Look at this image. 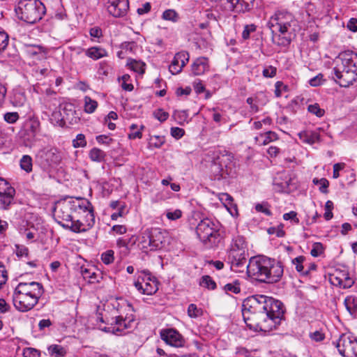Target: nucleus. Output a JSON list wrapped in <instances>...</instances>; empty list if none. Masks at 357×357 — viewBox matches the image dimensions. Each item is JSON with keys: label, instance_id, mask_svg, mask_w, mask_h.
<instances>
[{"label": "nucleus", "instance_id": "1", "mask_svg": "<svg viewBox=\"0 0 357 357\" xmlns=\"http://www.w3.org/2000/svg\"><path fill=\"white\" fill-rule=\"evenodd\" d=\"M282 305L279 301L264 295L248 298L243 303V320L250 328L271 331L283 316Z\"/></svg>", "mask_w": 357, "mask_h": 357}, {"label": "nucleus", "instance_id": "2", "mask_svg": "<svg viewBox=\"0 0 357 357\" xmlns=\"http://www.w3.org/2000/svg\"><path fill=\"white\" fill-rule=\"evenodd\" d=\"M283 273V266L280 261L266 256L252 257L247 265L248 276L260 282H278Z\"/></svg>", "mask_w": 357, "mask_h": 357}, {"label": "nucleus", "instance_id": "3", "mask_svg": "<svg viewBox=\"0 0 357 357\" xmlns=\"http://www.w3.org/2000/svg\"><path fill=\"white\" fill-rule=\"evenodd\" d=\"M334 80L342 87L352 85L357 79V54L345 51L334 60Z\"/></svg>", "mask_w": 357, "mask_h": 357}, {"label": "nucleus", "instance_id": "4", "mask_svg": "<svg viewBox=\"0 0 357 357\" xmlns=\"http://www.w3.org/2000/svg\"><path fill=\"white\" fill-rule=\"evenodd\" d=\"M112 305L119 314L112 319L110 326L105 331L117 335H125L135 328L134 308L122 298H117Z\"/></svg>", "mask_w": 357, "mask_h": 357}, {"label": "nucleus", "instance_id": "5", "mask_svg": "<svg viewBox=\"0 0 357 357\" xmlns=\"http://www.w3.org/2000/svg\"><path fill=\"white\" fill-rule=\"evenodd\" d=\"M43 294V287L40 283L20 282L16 287L13 295V305L19 311L27 312L38 303Z\"/></svg>", "mask_w": 357, "mask_h": 357}, {"label": "nucleus", "instance_id": "6", "mask_svg": "<svg viewBox=\"0 0 357 357\" xmlns=\"http://www.w3.org/2000/svg\"><path fill=\"white\" fill-rule=\"evenodd\" d=\"M88 200L83 198H68L57 202L54 206V218L63 228L70 229L77 211L86 208Z\"/></svg>", "mask_w": 357, "mask_h": 357}, {"label": "nucleus", "instance_id": "7", "mask_svg": "<svg viewBox=\"0 0 357 357\" xmlns=\"http://www.w3.org/2000/svg\"><path fill=\"white\" fill-rule=\"evenodd\" d=\"M196 234L206 247L215 246L220 238L218 222L209 218H204L198 223Z\"/></svg>", "mask_w": 357, "mask_h": 357}, {"label": "nucleus", "instance_id": "8", "mask_svg": "<svg viewBox=\"0 0 357 357\" xmlns=\"http://www.w3.org/2000/svg\"><path fill=\"white\" fill-rule=\"evenodd\" d=\"M232 155L226 150L213 152L211 172L214 179L225 178L232 173Z\"/></svg>", "mask_w": 357, "mask_h": 357}, {"label": "nucleus", "instance_id": "9", "mask_svg": "<svg viewBox=\"0 0 357 357\" xmlns=\"http://www.w3.org/2000/svg\"><path fill=\"white\" fill-rule=\"evenodd\" d=\"M18 14L22 20L33 24L42 18L44 7L40 1L36 0H23L19 3Z\"/></svg>", "mask_w": 357, "mask_h": 357}, {"label": "nucleus", "instance_id": "10", "mask_svg": "<svg viewBox=\"0 0 357 357\" xmlns=\"http://www.w3.org/2000/svg\"><path fill=\"white\" fill-rule=\"evenodd\" d=\"M86 208L77 209V217H74L70 231L79 233L84 232L92 228L95 224V216L91 204L88 201Z\"/></svg>", "mask_w": 357, "mask_h": 357}, {"label": "nucleus", "instance_id": "11", "mask_svg": "<svg viewBox=\"0 0 357 357\" xmlns=\"http://www.w3.org/2000/svg\"><path fill=\"white\" fill-rule=\"evenodd\" d=\"M247 244L243 237L234 238L228 252V261L232 267H241L246 263Z\"/></svg>", "mask_w": 357, "mask_h": 357}, {"label": "nucleus", "instance_id": "12", "mask_svg": "<svg viewBox=\"0 0 357 357\" xmlns=\"http://www.w3.org/2000/svg\"><path fill=\"white\" fill-rule=\"evenodd\" d=\"M134 285L137 291L142 294L153 295L158 289L156 278L152 277L146 271L140 273L137 280L134 282Z\"/></svg>", "mask_w": 357, "mask_h": 357}, {"label": "nucleus", "instance_id": "13", "mask_svg": "<svg viewBox=\"0 0 357 357\" xmlns=\"http://www.w3.org/2000/svg\"><path fill=\"white\" fill-rule=\"evenodd\" d=\"M336 347L344 357H357V340L351 335L342 334L336 342Z\"/></svg>", "mask_w": 357, "mask_h": 357}, {"label": "nucleus", "instance_id": "14", "mask_svg": "<svg viewBox=\"0 0 357 357\" xmlns=\"http://www.w3.org/2000/svg\"><path fill=\"white\" fill-rule=\"evenodd\" d=\"M108 13L115 17L126 15L129 9L128 0H105Z\"/></svg>", "mask_w": 357, "mask_h": 357}, {"label": "nucleus", "instance_id": "15", "mask_svg": "<svg viewBox=\"0 0 357 357\" xmlns=\"http://www.w3.org/2000/svg\"><path fill=\"white\" fill-rule=\"evenodd\" d=\"M15 190L2 178H0V204L3 209H8L12 204Z\"/></svg>", "mask_w": 357, "mask_h": 357}, {"label": "nucleus", "instance_id": "16", "mask_svg": "<svg viewBox=\"0 0 357 357\" xmlns=\"http://www.w3.org/2000/svg\"><path fill=\"white\" fill-rule=\"evenodd\" d=\"M160 337L166 344L174 347H182L185 344L183 337L173 328L162 330Z\"/></svg>", "mask_w": 357, "mask_h": 357}, {"label": "nucleus", "instance_id": "17", "mask_svg": "<svg viewBox=\"0 0 357 357\" xmlns=\"http://www.w3.org/2000/svg\"><path fill=\"white\" fill-rule=\"evenodd\" d=\"M330 280L333 285L340 286L344 289L351 287L354 283L347 271H336L331 275Z\"/></svg>", "mask_w": 357, "mask_h": 357}, {"label": "nucleus", "instance_id": "18", "mask_svg": "<svg viewBox=\"0 0 357 357\" xmlns=\"http://www.w3.org/2000/svg\"><path fill=\"white\" fill-rule=\"evenodd\" d=\"M189 54L185 51L176 53L169 66V71L172 75H176L181 72L183 68L189 61Z\"/></svg>", "mask_w": 357, "mask_h": 357}, {"label": "nucleus", "instance_id": "19", "mask_svg": "<svg viewBox=\"0 0 357 357\" xmlns=\"http://www.w3.org/2000/svg\"><path fill=\"white\" fill-rule=\"evenodd\" d=\"M150 234L153 250L165 247L167 237V233L165 231H162L158 228H152L150 229Z\"/></svg>", "mask_w": 357, "mask_h": 357}, {"label": "nucleus", "instance_id": "20", "mask_svg": "<svg viewBox=\"0 0 357 357\" xmlns=\"http://www.w3.org/2000/svg\"><path fill=\"white\" fill-rule=\"evenodd\" d=\"M24 52L31 59L42 60L46 58L47 54V50L38 45H24Z\"/></svg>", "mask_w": 357, "mask_h": 357}, {"label": "nucleus", "instance_id": "21", "mask_svg": "<svg viewBox=\"0 0 357 357\" xmlns=\"http://www.w3.org/2000/svg\"><path fill=\"white\" fill-rule=\"evenodd\" d=\"M192 73L194 75H202L209 70L208 59L206 57L197 58L191 66Z\"/></svg>", "mask_w": 357, "mask_h": 357}, {"label": "nucleus", "instance_id": "22", "mask_svg": "<svg viewBox=\"0 0 357 357\" xmlns=\"http://www.w3.org/2000/svg\"><path fill=\"white\" fill-rule=\"evenodd\" d=\"M278 139L277 133L273 131H268L264 133H260L255 137V142L259 146H265L272 142Z\"/></svg>", "mask_w": 357, "mask_h": 357}, {"label": "nucleus", "instance_id": "23", "mask_svg": "<svg viewBox=\"0 0 357 357\" xmlns=\"http://www.w3.org/2000/svg\"><path fill=\"white\" fill-rule=\"evenodd\" d=\"M218 198L231 215L237 213V207L234 204V199L231 195L227 193H220L218 195Z\"/></svg>", "mask_w": 357, "mask_h": 357}, {"label": "nucleus", "instance_id": "24", "mask_svg": "<svg viewBox=\"0 0 357 357\" xmlns=\"http://www.w3.org/2000/svg\"><path fill=\"white\" fill-rule=\"evenodd\" d=\"M85 55L93 60H98L107 56V52L101 47H91L86 50H82Z\"/></svg>", "mask_w": 357, "mask_h": 357}, {"label": "nucleus", "instance_id": "25", "mask_svg": "<svg viewBox=\"0 0 357 357\" xmlns=\"http://www.w3.org/2000/svg\"><path fill=\"white\" fill-rule=\"evenodd\" d=\"M298 137L303 142L311 145L319 141V134L314 131H302L298 133Z\"/></svg>", "mask_w": 357, "mask_h": 357}, {"label": "nucleus", "instance_id": "26", "mask_svg": "<svg viewBox=\"0 0 357 357\" xmlns=\"http://www.w3.org/2000/svg\"><path fill=\"white\" fill-rule=\"evenodd\" d=\"M81 273L83 278L89 283H96L99 282V279L101 278L99 274H97L93 268H82Z\"/></svg>", "mask_w": 357, "mask_h": 357}, {"label": "nucleus", "instance_id": "27", "mask_svg": "<svg viewBox=\"0 0 357 357\" xmlns=\"http://www.w3.org/2000/svg\"><path fill=\"white\" fill-rule=\"evenodd\" d=\"M271 28H273V31H279L281 34H284L287 32L290 24L287 22H282L279 17H272L271 18Z\"/></svg>", "mask_w": 357, "mask_h": 357}, {"label": "nucleus", "instance_id": "28", "mask_svg": "<svg viewBox=\"0 0 357 357\" xmlns=\"http://www.w3.org/2000/svg\"><path fill=\"white\" fill-rule=\"evenodd\" d=\"M139 245H141V248L145 252L153 250L150 229H147L142 233L139 238Z\"/></svg>", "mask_w": 357, "mask_h": 357}, {"label": "nucleus", "instance_id": "29", "mask_svg": "<svg viewBox=\"0 0 357 357\" xmlns=\"http://www.w3.org/2000/svg\"><path fill=\"white\" fill-rule=\"evenodd\" d=\"M63 153L56 148H52L46 153L47 160L54 164H59L63 159Z\"/></svg>", "mask_w": 357, "mask_h": 357}, {"label": "nucleus", "instance_id": "30", "mask_svg": "<svg viewBox=\"0 0 357 357\" xmlns=\"http://www.w3.org/2000/svg\"><path fill=\"white\" fill-rule=\"evenodd\" d=\"M234 8L245 12L250 9L254 0H228Z\"/></svg>", "mask_w": 357, "mask_h": 357}, {"label": "nucleus", "instance_id": "31", "mask_svg": "<svg viewBox=\"0 0 357 357\" xmlns=\"http://www.w3.org/2000/svg\"><path fill=\"white\" fill-rule=\"evenodd\" d=\"M127 66L130 69L139 74H143L145 71V63L140 61L129 59L127 62Z\"/></svg>", "mask_w": 357, "mask_h": 357}, {"label": "nucleus", "instance_id": "32", "mask_svg": "<svg viewBox=\"0 0 357 357\" xmlns=\"http://www.w3.org/2000/svg\"><path fill=\"white\" fill-rule=\"evenodd\" d=\"M84 110L87 114H93L98 107V102L93 100L89 96H85L84 98Z\"/></svg>", "mask_w": 357, "mask_h": 357}, {"label": "nucleus", "instance_id": "33", "mask_svg": "<svg viewBox=\"0 0 357 357\" xmlns=\"http://www.w3.org/2000/svg\"><path fill=\"white\" fill-rule=\"evenodd\" d=\"M48 352L54 357H64L66 354V349L58 344H52L48 347Z\"/></svg>", "mask_w": 357, "mask_h": 357}, {"label": "nucleus", "instance_id": "34", "mask_svg": "<svg viewBox=\"0 0 357 357\" xmlns=\"http://www.w3.org/2000/svg\"><path fill=\"white\" fill-rule=\"evenodd\" d=\"M26 101V98L24 92L16 90L14 91L12 98L13 105L15 107L23 106Z\"/></svg>", "mask_w": 357, "mask_h": 357}, {"label": "nucleus", "instance_id": "35", "mask_svg": "<svg viewBox=\"0 0 357 357\" xmlns=\"http://www.w3.org/2000/svg\"><path fill=\"white\" fill-rule=\"evenodd\" d=\"M344 305L347 310L351 314L357 311V298L354 296H349L344 299Z\"/></svg>", "mask_w": 357, "mask_h": 357}, {"label": "nucleus", "instance_id": "36", "mask_svg": "<svg viewBox=\"0 0 357 357\" xmlns=\"http://www.w3.org/2000/svg\"><path fill=\"white\" fill-rule=\"evenodd\" d=\"M304 260L305 258L303 256H299L293 259L292 263L295 266V268L298 272L301 273L303 275H308L309 271H305V267L307 266V264H305V266L303 264Z\"/></svg>", "mask_w": 357, "mask_h": 357}, {"label": "nucleus", "instance_id": "37", "mask_svg": "<svg viewBox=\"0 0 357 357\" xmlns=\"http://www.w3.org/2000/svg\"><path fill=\"white\" fill-rule=\"evenodd\" d=\"M188 315L192 319L200 317L203 315V310L195 304H190L188 307Z\"/></svg>", "mask_w": 357, "mask_h": 357}, {"label": "nucleus", "instance_id": "38", "mask_svg": "<svg viewBox=\"0 0 357 357\" xmlns=\"http://www.w3.org/2000/svg\"><path fill=\"white\" fill-rule=\"evenodd\" d=\"M105 156L104 151L97 148L92 149L89 152V158L94 162H101Z\"/></svg>", "mask_w": 357, "mask_h": 357}, {"label": "nucleus", "instance_id": "39", "mask_svg": "<svg viewBox=\"0 0 357 357\" xmlns=\"http://www.w3.org/2000/svg\"><path fill=\"white\" fill-rule=\"evenodd\" d=\"M144 128L142 125L132 124L130 127V132L128 135L130 139H140L142 136L141 130Z\"/></svg>", "mask_w": 357, "mask_h": 357}, {"label": "nucleus", "instance_id": "40", "mask_svg": "<svg viewBox=\"0 0 357 357\" xmlns=\"http://www.w3.org/2000/svg\"><path fill=\"white\" fill-rule=\"evenodd\" d=\"M223 289L226 293L238 294L241 291L240 283L238 280L225 284Z\"/></svg>", "mask_w": 357, "mask_h": 357}, {"label": "nucleus", "instance_id": "41", "mask_svg": "<svg viewBox=\"0 0 357 357\" xmlns=\"http://www.w3.org/2000/svg\"><path fill=\"white\" fill-rule=\"evenodd\" d=\"M20 167L26 172L32 170V159L29 155H25L20 160Z\"/></svg>", "mask_w": 357, "mask_h": 357}, {"label": "nucleus", "instance_id": "42", "mask_svg": "<svg viewBox=\"0 0 357 357\" xmlns=\"http://www.w3.org/2000/svg\"><path fill=\"white\" fill-rule=\"evenodd\" d=\"M165 142V139L162 136H151L149 141V146L151 148H160Z\"/></svg>", "mask_w": 357, "mask_h": 357}, {"label": "nucleus", "instance_id": "43", "mask_svg": "<svg viewBox=\"0 0 357 357\" xmlns=\"http://www.w3.org/2000/svg\"><path fill=\"white\" fill-rule=\"evenodd\" d=\"M183 216V211L181 209H174V210H167L166 211V217L168 220L174 221L180 219Z\"/></svg>", "mask_w": 357, "mask_h": 357}, {"label": "nucleus", "instance_id": "44", "mask_svg": "<svg viewBox=\"0 0 357 357\" xmlns=\"http://www.w3.org/2000/svg\"><path fill=\"white\" fill-rule=\"evenodd\" d=\"M200 285L208 289H215L216 287L215 282L208 275H204L202 278Z\"/></svg>", "mask_w": 357, "mask_h": 357}, {"label": "nucleus", "instance_id": "45", "mask_svg": "<svg viewBox=\"0 0 357 357\" xmlns=\"http://www.w3.org/2000/svg\"><path fill=\"white\" fill-rule=\"evenodd\" d=\"M307 110L309 112L316 115L317 117H322L325 114L324 109H321L317 103L308 105Z\"/></svg>", "mask_w": 357, "mask_h": 357}, {"label": "nucleus", "instance_id": "46", "mask_svg": "<svg viewBox=\"0 0 357 357\" xmlns=\"http://www.w3.org/2000/svg\"><path fill=\"white\" fill-rule=\"evenodd\" d=\"M313 183L315 185H319L320 192H321L322 193H325V194L328 193L327 188H328L329 182L328 181L327 179H326L324 178H321V179L314 178Z\"/></svg>", "mask_w": 357, "mask_h": 357}, {"label": "nucleus", "instance_id": "47", "mask_svg": "<svg viewBox=\"0 0 357 357\" xmlns=\"http://www.w3.org/2000/svg\"><path fill=\"white\" fill-rule=\"evenodd\" d=\"M101 260L106 265L112 264L114 260V251L112 250H109L102 253Z\"/></svg>", "mask_w": 357, "mask_h": 357}, {"label": "nucleus", "instance_id": "48", "mask_svg": "<svg viewBox=\"0 0 357 357\" xmlns=\"http://www.w3.org/2000/svg\"><path fill=\"white\" fill-rule=\"evenodd\" d=\"M162 18L165 20H170L175 22L178 20V15L174 10L169 9L163 13Z\"/></svg>", "mask_w": 357, "mask_h": 357}, {"label": "nucleus", "instance_id": "49", "mask_svg": "<svg viewBox=\"0 0 357 357\" xmlns=\"http://www.w3.org/2000/svg\"><path fill=\"white\" fill-rule=\"evenodd\" d=\"M73 146L75 148L84 147L86 146L85 136L83 134H78L73 140Z\"/></svg>", "mask_w": 357, "mask_h": 357}, {"label": "nucleus", "instance_id": "50", "mask_svg": "<svg viewBox=\"0 0 357 357\" xmlns=\"http://www.w3.org/2000/svg\"><path fill=\"white\" fill-rule=\"evenodd\" d=\"M122 81L121 87L125 91H131L133 89V85L131 83H128L130 81V76L128 74L123 75L121 77Z\"/></svg>", "mask_w": 357, "mask_h": 357}, {"label": "nucleus", "instance_id": "51", "mask_svg": "<svg viewBox=\"0 0 357 357\" xmlns=\"http://www.w3.org/2000/svg\"><path fill=\"white\" fill-rule=\"evenodd\" d=\"M333 202L331 200H328L325 204V213L324 217L326 220H331L333 215L332 211L333 209Z\"/></svg>", "mask_w": 357, "mask_h": 357}, {"label": "nucleus", "instance_id": "52", "mask_svg": "<svg viewBox=\"0 0 357 357\" xmlns=\"http://www.w3.org/2000/svg\"><path fill=\"white\" fill-rule=\"evenodd\" d=\"M256 31V26L253 24L245 25L244 27V30L242 33V38L244 40H248L250 38V35L251 33L255 32Z\"/></svg>", "mask_w": 357, "mask_h": 357}, {"label": "nucleus", "instance_id": "53", "mask_svg": "<svg viewBox=\"0 0 357 357\" xmlns=\"http://www.w3.org/2000/svg\"><path fill=\"white\" fill-rule=\"evenodd\" d=\"M128 213L126 205H121L117 212L112 214L111 218L113 220H116L119 217H123Z\"/></svg>", "mask_w": 357, "mask_h": 357}, {"label": "nucleus", "instance_id": "54", "mask_svg": "<svg viewBox=\"0 0 357 357\" xmlns=\"http://www.w3.org/2000/svg\"><path fill=\"white\" fill-rule=\"evenodd\" d=\"M174 116L180 124L186 122L188 119V114L185 111H176L174 113Z\"/></svg>", "mask_w": 357, "mask_h": 357}, {"label": "nucleus", "instance_id": "55", "mask_svg": "<svg viewBox=\"0 0 357 357\" xmlns=\"http://www.w3.org/2000/svg\"><path fill=\"white\" fill-rule=\"evenodd\" d=\"M324 248L321 243H315L313 244L312 249L310 251L312 256L316 257L321 255L323 252Z\"/></svg>", "mask_w": 357, "mask_h": 357}, {"label": "nucleus", "instance_id": "56", "mask_svg": "<svg viewBox=\"0 0 357 357\" xmlns=\"http://www.w3.org/2000/svg\"><path fill=\"white\" fill-rule=\"evenodd\" d=\"M3 119L8 123H14L19 119V114L17 112H7Z\"/></svg>", "mask_w": 357, "mask_h": 357}, {"label": "nucleus", "instance_id": "57", "mask_svg": "<svg viewBox=\"0 0 357 357\" xmlns=\"http://www.w3.org/2000/svg\"><path fill=\"white\" fill-rule=\"evenodd\" d=\"M89 34L92 38L93 40H96V39H99L102 36V30L98 26H93L89 30Z\"/></svg>", "mask_w": 357, "mask_h": 357}, {"label": "nucleus", "instance_id": "58", "mask_svg": "<svg viewBox=\"0 0 357 357\" xmlns=\"http://www.w3.org/2000/svg\"><path fill=\"white\" fill-rule=\"evenodd\" d=\"M153 115L155 118H156L160 122L166 121L169 116V114L162 109L155 110L153 113Z\"/></svg>", "mask_w": 357, "mask_h": 357}, {"label": "nucleus", "instance_id": "59", "mask_svg": "<svg viewBox=\"0 0 357 357\" xmlns=\"http://www.w3.org/2000/svg\"><path fill=\"white\" fill-rule=\"evenodd\" d=\"M8 43V36L4 31H0V52L3 51Z\"/></svg>", "mask_w": 357, "mask_h": 357}, {"label": "nucleus", "instance_id": "60", "mask_svg": "<svg viewBox=\"0 0 357 357\" xmlns=\"http://www.w3.org/2000/svg\"><path fill=\"white\" fill-rule=\"evenodd\" d=\"M24 357H40V352L33 348H26L23 351Z\"/></svg>", "mask_w": 357, "mask_h": 357}, {"label": "nucleus", "instance_id": "61", "mask_svg": "<svg viewBox=\"0 0 357 357\" xmlns=\"http://www.w3.org/2000/svg\"><path fill=\"white\" fill-rule=\"evenodd\" d=\"M255 210L257 212L263 213H264V214H266L267 215H271V212L270 209L268 207V204H265V203L257 204L255 205Z\"/></svg>", "mask_w": 357, "mask_h": 357}, {"label": "nucleus", "instance_id": "62", "mask_svg": "<svg viewBox=\"0 0 357 357\" xmlns=\"http://www.w3.org/2000/svg\"><path fill=\"white\" fill-rule=\"evenodd\" d=\"M283 219L284 220H291L295 224H298L299 222V219L297 218V213L295 211H290L289 213H286L283 215Z\"/></svg>", "mask_w": 357, "mask_h": 357}, {"label": "nucleus", "instance_id": "63", "mask_svg": "<svg viewBox=\"0 0 357 357\" xmlns=\"http://www.w3.org/2000/svg\"><path fill=\"white\" fill-rule=\"evenodd\" d=\"M310 337L315 342H321L325 338V335L320 331H316L310 333Z\"/></svg>", "mask_w": 357, "mask_h": 357}, {"label": "nucleus", "instance_id": "64", "mask_svg": "<svg viewBox=\"0 0 357 357\" xmlns=\"http://www.w3.org/2000/svg\"><path fill=\"white\" fill-rule=\"evenodd\" d=\"M323 75L319 74L309 80V84L312 86H318L324 82Z\"/></svg>", "mask_w": 357, "mask_h": 357}]
</instances>
